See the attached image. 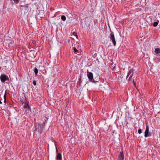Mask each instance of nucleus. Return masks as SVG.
<instances>
[{
  "instance_id": "1",
  "label": "nucleus",
  "mask_w": 160,
  "mask_h": 160,
  "mask_svg": "<svg viewBox=\"0 0 160 160\" xmlns=\"http://www.w3.org/2000/svg\"><path fill=\"white\" fill-rule=\"evenodd\" d=\"M133 70L131 69L128 72L126 77V79H127L128 81L130 83L132 82L135 87H136V83L134 79V77H133Z\"/></svg>"
},
{
  "instance_id": "2",
  "label": "nucleus",
  "mask_w": 160,
  "mask_h": 160,
  "mask_svg": "<svg viewBox=\"0 0 160 160\" xmlns=\"http://www.w3.org/2000/svg\"><path fill=\"white\" fill-rule=\"evenodd\" d=\"M44 127V125H41L40 124L38 123V126L36 127L35 130L38 131L40 133H42Z\"/></svg>"
},
{
  "instance_id": "3",
  "label": "nucleus",
  "mask_w": 160,
  "mask_h": 160,
  "mask_svg": "<svg viewBox=\"0 0 160 160\" xmlns=\"http://www.w3.org/2000/svg\"><path fill=\"white\" fill-rule=\"evenodd\" d=\"M109 38L113 43V45L114 46H116V42L115 40V36L113 32L111 31L110 34Z\"/></svg>"
},
{
  "instance_id": "4",
  "label": "nucleus",
  "mask_w": 160,
  "mask_h": 160,
  "mask_svg": "<svg viewBox=\"0 0 160 160\" xmlns=\"http://www.w3.org/2000/svg\"><path fill=\"white\" fill-rule=\"evenodd\" d=\"M87 75L88 78L90 82H95L93 78V75L92 72H89L88 70H87Z\"/></svg>"
},
{
  "instance_id": "5",
  "label": "nucleus",
  "mask_w": 160,
  "mask_h": 160,
  "mask_svg": "<svg viewBox=\"0 0 160 160\" xmlns=\"http://www.w3.org/2000/svg\"><path fill=\"white\" fill-rule=\"evenodd\" d=\"M149 126L147 124L146 125V128L145 131V132L144 136L145 137H148L150 136L151 134L149 130Z\"/></svg>"
},
{
  "instance_id": "6",
  "label": "nucleus",
  "mask_w": 160,
  "mask_h": 160,
  "mask_svg": "<svg viewBox=\"0 0 160 160\" xmlns=\"http://www.w3.org/2000/svg\"><path fill=\"white\" fill-rule=\"evenodd\" d=\"M0 78L1 81L2 82H4L6 80H8L9 79L8 76L5 74H2Z\"/></svg>"
},
{
  "instance_id": "7",
  "label": "nucleus",
  "mask_w": 160,
  "mask_h": 160,
  "mask_svg": "<svg viewBox=\"0 0 160 160\" xmlns=\"http://www.w3.org/2000/svg\"><path fill=\"white\" fill-rule=\"evenodd\" d=\"M119 160H124V155L123 152H121L118 156Z\"/></svg>"
},
{
  "instance_id": "8",
  "label": "nucleus",
  "mask_w": 160,
  "mask_h": 160,
  "mask_svg": "<svg viewBox=\"0 0 160 160\" xmlns=\"http://www.w3.org/2000/svg\"><path fill=\"white\" fill-rule=\"evenodd\" d=\"M57 160H62V157L61 153H58L56 156Z\"/></svg>"
},
{
  "instance_id": "9",
  "label": "nucleus",
  "mask_w": 160,
  "mask_h": 160,
  "mask_svg": "<svg viewBox=\"0 0 160 160\" xmlns=\"http://www.w3.org/2000/svg\"><path fill=\"white\" fill-rule=\"evenodd\" d=\"M48 118L47 117H44L43 118V120L44 121L43 123V124L42 125H44V127L45 126V124L47 123V121L48 120Z\"/></svg>"
},
{
  "instance_id": "10",
  "label": "nucleus",
  "mask_w": 160,
  "mask_h": 160,
  "mask_svg": "<svg viewBox=\"0 0 160 160\" xmlns=\"http://www.w3.org/2000/svg\"><path fill=\"white\" fill-rule=\"evenodd\" d=\"M154 52L157 54L160 53V48H155Z\"/></svg>"
},
{
  "instance_id": "11",
  "label": "nucleus",
  "mask_w": 160,
  "mask_h": 160,
  "mask_svg": "<svg viewBox=\"0 0 160 160\" xmlns=\"http://www.w3.org/2000/svg\"><path fill=\"white\" fill-rule=\"evenodd\" d=\"M24 107L25 108H27V109H30V107H29V105L28 104V103L27 102L25 103Z\"/></svg>"
},
{
  "instance_id": "12",
  "label": "nucleus",
  "mask_w": 160,
  "mask_h": 160,
  "mask_svg": "<svg viewBox=\"0 0 160 160\" xmlns=\"http://www.w3.org/2000/svg\"><path fill=\"white\" fill-rule=\"evenodd\" d=\"M61 19L63 21H65L66 19V18L64 15H62L61 17Z\"/></svg>"
},
{
  "instance_id": "13",
  "label": "nucleus",
  "mask_w": 160,
  "mask_h": 160,
  "mask_svg": "<svg viewBox=\"0 0 160 160\" xmlns=\"http://www.w3.org/2000/svg\"><path fill=\"white\" fill-rule=\"evenodd\" d=\"M6 92H5V94L4 95V102L5 103H6Z\"/></svg>"
},
{
  "instance_id": "14",
  "label": "nucleus",
  "mask_w": 160,
  "mask_h": 160,
  "mask_svg": "<svg viewBox=\"0 0 160 160\" xmlns=\"http://www.w3.org/2000/svg\"><path fill=\"white\" fill-rule=\"evenodd\" d=\"M34 72L35 75H37V74L38 73V70L36 68H34Z\"/></svg>"
},
{
  "instance_id": "15",
  "label": "nucleus",
  "mask_w": 160,
  "mask_h": 160,
  "mask_svg": "<svg viewBox=\"0 0 160 160\" xmlns=\"http://www.w3.org/2000/svg\"><path fill=\"white\" fill-rule=\"evenodd\" d=\"M158 25V22H154L153 23V26L154 27H156Z\"/></svg>"
},
{
  "instance_id": "16",
  "label": "nucleus",
  "mask_w": 160,
  "mask_h": 160,
  "mask_svg": "<svg viewBox=\"0 0 160 160\" xmlns=\"http://www.w3.org/2000/svg\"><path fill=\"white\" fill-rule=\"evenodd\" d=\"M73 49L74 52L75 53V54H76L77 52L78 51V50H77V49L75 47H73Z\"/></svg>"
},
{
  "instance_id": "17",
  "label": "nucleus",
  "mask_w": 160,
  "mask_h": 160,
  "mask_svg": "<svg viewBox=\"0 0 160 160\" xmlns=\"http://www.w3.org/2000/svg\"><path fill=\"white\" fill-rule=\"evenodd\" d=\"M142 132V130L141 129H139L138 130V133L139 134H141Z\"/></svg>"
},
{
  "instance_id": "18",
  "label": "nucleus",
  "mask_w": 160,
  "mask_h": 160,
  "mask_svg": "<svg viewBox=\"0 0 160 160\" xmlns=\"http://www.w3.org/2000/svg\"><path fill=\"white\" fill-rule=\"evenodd\" d=\"M32 83L34 86L36 85V81L35 80L33 81Z\"/></svg>"
},
{
  "instance_id": "19",
  "label": "nucleus",
  "mask_w": 160,
  "mask_h": 160,
  "mask_svg": "<svg viewBox=\"0 0 160 160\" xmlns=\"http://www.w3.org/2000/svg\"><path fill=\"white\" fill-rule=\"evenodd\" d=\"M14 2L16 3V4L18 3V2H19V0H13Z\"/></svg>"
},
{
  "instance_id": "20",
  "label": "nucleus",
  "mask_w": 160,
  "mask_h": 160,
  "mask_svg": "<svg viewBox=\"0 0 160 160\" xmlns=\"http://www.w3.org/2000/svg\"><path fill=\"white\" fill-rule=\"evenodd\" d=\"M73 35L75 36H77V37H78V36L77 35V33H76L75 32H74V33H73Z\"/></svg>"
},
{
  "instance_id": "21",
  "label": "nucleus",
  "mask_w": 160,
  "mask_h": 160,
  "mask_svg": "<svg viewBox=\"0 0 160 160\" xmlns=\"http://www.w3.org/2000/svg\"><path fill=\"white\" fill-rule=\"evenodd\" d=\"M56 151L58 153V149L57 147L56 148Z\"/></svg>"
},
{
  "instance_id": "22",
  "label": "nucleus",
  "mask_w": 160,
  "mask_h": 160,
  "mask_svg": "<svg viewBox=\"0 0 160 160\" xmlns=\"http://www.w3.org/2000/svg\"><path fill=\"white\" fill-rule=\"evenodd\" d=\"M2 102L0 100V104H2Z\"/></svg>"
},
{
  "instance_id": "23",
  "label": "nucleus",
  "mask_w": 160,
  "mask_h": 160,
  "mask_svg": "<svg viewBox=\"0 0 160 160\" xmlns=\"http://www.w3.org/2000/svg\"><path fill=\"white\" fill-rule=\"evenodd\" d=\"M1 67H0V69H1Z\"/></svg>"
}]
</instances>
